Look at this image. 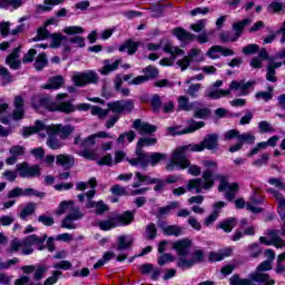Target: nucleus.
I'll list each match as a JSON object with an SVG mask.
<instances>
[{
	"instance_id": "1",
	"label": "nucleus",
	"mask_w": 285,
	"mask_h": 285,
	"mask_svg": "<svg viewBox=\"0 0 285 285\" xmlns=\"http://www.w3.org/2000/svg\"><path fill=\"white\" fill-rule=\"evenodd\" d=\"M219 146V135L208 134L204 137L203 141L199 144H189L187 146L177 147L171 153V158L166 165V170L173 173L175 168H180V170H186L190 166V160L186 157V153H202L204 150H216Z\"/></svg>"
},
{
	"instance_id": "2",
	"label": "nucleus",
	"mask_w": 285,
	"mask_h": 285,
	"mask_svg": "<svg viewBox=\"0 0 285 285\" xmlns=\"http://www.w3.org/2000/svg\"><path fill=\"white\" fill-rule=\"evenodd\" d=\"M215 179H218L220 181L218 186V191L224 193L225 190L226 199H228V202H233V199H235V196L237 195V190H239V185L237 183L229 185L226 181V176L220 174H209L208 171H203V178H194L187 181V191L196 193V195H199L204 190H210V188L215 186Z\"/></svg>"
},
{
	"instance_id": "3",
	"label": "nucleus",
	"mask_w": 285,
	"mask_h": 285,
	"mask_svg": "<svg viewBox=\"0 0 285 285\" xmlns=\"http://www.w3.org/2000/svg\"><path fill=\"white\" fill-rule=\"evenodd\" d=\"M43 130L47 132V146L51 148V150H60L63 148V142L59 140L57 137V132H55L49 126L43 125V122L37 120L36 127H24L22 129V135L24 137H30V135H35V132H39L40 137H46V134H42Z\"/></svg>"
},
{
	"instance_id": "4",
	"label": "nucleus",
	"mask_w": 285,
	"mask_h": 285,
	"mask_svg": "<svg viewBox=\"0 0 285 285\" xmlns=\"http://www.w3.org/2000/svg\"><path fill=\"white\" fill-rule=\"evenodd\" d=\"M48 239V235L43 234L42 236L37 235H30L27 238L19 240V238H16L11 242V253H19L21 250L22 255H32L35 253V249L32 246L37 244H43Z\"/></svg>"
},
{
	"instance_id": "5",
	"label": "nucleus",
	"mask_w": 285,
	"mask_h": 285,
	"mask_svg": "<svg viewBox=\"0 0 285 285\" xmlns=\"http://www.w3.org/2000/svg\"><path fill=\"white\" fill-rule=\"evenodd\" d=\"M135 222V212L127 210L122 214H114L111 217L97 223L100 230H112L117 226H129Z\"/></svg>"
},
{
	"instance_id": "6",
	"label": "nucleus",
	"mask_w": 285,
	"mask_h": 285,
	"mask_svg": "<svg viewBox=\"0 0 285 285\" xmlns=\"http://www.w3.org/2000/svg\"><path fill=\"white\" fill-rule=\"evenodd\" d=\"M253 282L264 285H275V279L271 278V275L266 273H252L249 278H242L239 275H234L229 278L230 285H253Z\"/></svg>"
},
{
	"instance_id": "7",
	"label": "nucleus",
	"mask_w": 285,
	"mask_h": 285,
	"mask_svg": "<svg viewBox=\"0 0 285 285\" xmlns=\"http://www.w3.org/2000/svg\"><path fill=\"white\" fill-rule=\"evenodd\" d=\"M41 106L47 108L50 112H65V115H70V112H75V110H77V107H75L70 101L57 102L42 99Z\"/></svg>"
},
{
	"instance_id": "8",
	"label": "nucleus",
	"mask_w": 285,
	"mask_h": 285,
	"mask_svg": "<svg viewBox=\"0 0 285 285\" xmlns=\"http://www.w3.org/2000/svg\"><path fill=\"white\" fill-rule=\"evenodd\" d=\"M72 81L75 86L81 88L83 86H88V83H97L99 81V75L92 70L76 72L72 76Z\"/></svg>"
},
{
	"instance_id": "9",
	"label": "nucleus",
	"mask_w": 285,
	"mask_h": 285,
	"mask_svg": "<svg viewBox=\"0 0 285 285\" xmlns=\"http://www.w3.org/2000/svg\"><path fill=\"white\" fill-rule=\"evenodd\" d=\"M205 255L204 250L202 249H195L191 254L190 257H180L177 262L178 268H183L184 271L187 268H193L195 264H202L204 262Z\"/></svg>"
},
{
	"instance_id": "10",
	"label": "nucleus",
	"mask_w": 285,
	"mask_h": 285,
	"mask_svg": "<svg viewBox=\"0 0 285 285\" xmlns=\"http://www.w3.org/2000/svg\"><path fill=\"white\" fill-rule=\"evenodd\" d=\"M109 112L114 115H121L122 112H132L135 110V101L132 100H118L107 104Z\"/></svg>"
},
{
	"instance_id": "11",
	"label": "nucleus",
	"mask_w": 285,
	"mask_h": 285,
	"mask_svg": "<svg viewBox=\"0 0 285 285\" xmlns=\"http://www.w3.org/2000/svg\"><path fill=\"white\" fill-rule=\"evenodd\" d=\"M188 124H189V127L184 130H179V127H168L167 130H168L169 135H188V134L195 132V130H199V128H204V126H206V122H204V121L189 120Z\"/></svg>"
},
{
	"instance_id": "12",
	"label": "nucleus",
	"mask_w": 285,
	"mask_h": 285,
	"mask_svg": "<svg viewBox=\"0 0 285 285\" xmlns=\"http://www.w3.org/2000/svg\"><path fill=\"white\" fill-rule=\"evenodd\" d=\"M193 247V240L185 238L173 243V248L177 252L179 259L186 257Z\"/></svg>"
},
{
	"instance_id": "13",
	"label": "nucleus",
	"mask_w": 285,
	"mask_h": 285,
	"mask_svg": "<svg viewBox=\"0 0 285 285\" xmlns=\"http://www.w3.org/2000/svg\"><path fill=\"white\" fill-rule=\"evenodd\" d=\"M173 35L178 39V41H181L184 46H188V43H193V41L197 39L195 33H190L181 27L175 28L173 30Z\"/></svg>"
},
{
	"instance_id": "14",
	"label": "nucleus",
	"mask_w": 285,
	"mask_h": 285,
	"mask_svg": "<svg viewBox=\"0 0 285 285\" xmlns=\"http://www.w3.org/2000/svg\"><path fill=\"white\" fill-rule=\"evenodd\" d=\"M128 161L130 166L147 168L148 164H150V157L144 153V149L136 147V158H131Z\"/></svg>"
},
{
	"instance_id": "15",
	"label": "nucleus",
	"mask_w": 285,
	"mask_h": 285,
	"mask_svg": "<svg viewBox=\"0 0 285 285\" xmlns=\"http://www.w3.org/2000/svg\"><path fill=\"white\" fill-rule=\"evenodd\" d=\"M20 177H39V166H30L28 163L18 164L16 166Z\"/></svg>"
},
{
	"instance_id": "16",
	"label": "nucleus",
	"mask_w": 285,
	"mask_h": 285,
	"mask_svg": "<svg viewBox=\"0 0 285 285\" xmlns=\"http://www.w3.org/2000/svg\"><path fill=\"white\" fill-rule=\"evenodd\" d=\"M132 128L140 135H153V132H157V126L144 122L141 119H136L132 124Z\"/></svg>"
},
{
	"instance_id": "17",
	"label": "nucleus",
	"mask_w": 285,
	"mask_h": 285,
	"mask_svg": "<svg viewBox=\"0 0 285 285\" xmlns=\"http://www.w3.org/2000/svg\"><path fill=\"white\" fill-rule=\"evenodd\" d=\"M250 86H253L252 81L245 82L244 80H240V81L233 80L229 85V89L227 90H229V92L230 90H234L235 92H238L240 97H244L248 95V89L250 88Z\"/></svg>"
},
{
	"instance_id": "18",
	"label": "nucleus",
	"mask_w": 285,
	"mask_h": 285,
	"mask_svg": "<svg viewBox=\"0 0 285 285\" xmlns=\"http://www.w3.org/2000/svg\"><path fill=\"white\" fill-rule=\"evenodd\" d=\"M19 52H21V47L14 48L13 51L6 59V63L12 70H19V68H21V59Z\"/></svg>"
},
{
	"instance_id": "19",
	"label": "nucleus",
	"mask_w": 285,
	"mask_h": 285,
	"mask_svg": "<svg viewBox=\"0 0 285 285\" xmlns=\"http://www.w3.org/2000/svg\"><path fill=\"white\" fill-rule=\"evenodd\" d=\"M261 204H264V198H257V191L250 196L249 202L246 203V208L249 213L259 214L264 209L259 207Z\"/></svg>"
},
{
	"instance_id": "20",
	"label": "nucleus",
	"mask_w": 285,
	"mask_h": 285,
	"mask_svg": "<svg viewBox=\"0 0 285 285\" xmlns=\"http://www.w3.org/2000/svg\"><path fill=\"white\" fill-rule=\"evenodd\" d=\"M50 129L60 135L61 139H68L69 135L75 132V127H72L71 125H49Z\"/></svg>"
},
{
	"instance_id": "21",
	"label": "nucleus",
	"mask_w": 285,
	"mask_h": 285,
	"mask_svg": "<svg viewBox=\"0 0 285 285\" xmlns=\"http://www.w3.org/2000/svg\"><path fill=\"white\" fill-rule=\"evenodd\" d=\"M57 166H61L65 170H70L75 166V156L60 154L56 157Z\"/></svg>"
},
{
	"instance_id": "22",
	"label": "nucleus",
	"mask_w": 285,
	"mask_h": 285,
	"mask_svg": "<svg viewBox=\"0 0 285 285\" xmlns=\"http://www.w3.org/2000/svg\"><path fill=\"white\" fill-rule=\"evenodd\" d=\"M196 106H199V101L190 102V99L186 96L178 97V110H185V112H193Z\"/></svg>"
},
{
	"instance_id": "23",
	"label": "nucleus",
	"mask_w": 285,
	"mask_h": 285,
	"mask_svg": "<svg viewBox=\"0 0 285 285\" xmlns=\"http://www.w3.org/2000/svg\"><path fill=\"white\" fill-rule=\"evenodd\" d=\"M137 181L134 183L131 186L132 188H139L140 186H144V184H147L149 186L150 184H157V178H153L149 175H144L139 171L135 173Z\"/></svg>"
},
{
	"instance_id": "24",
	"label": "nucleus",
	"mask_w": 285,
	"mask_h": 285,
	"mask_svg": "<svg viewBox=\"0 0 285 285\" xmlns=\"http://www.w3.org/2000/svg\"><path fill=\"white\" fill-rule=\"evenodd\" d=\"M159 228H161L164 235L167 236H174V237H179V235H181L183 229L181 227L177 226V225H169L166 226V224L164 222L158 224Z\"/></svg>"
},
{
	"instance_id": "25",
	"label": "nucleus",
	"mask_w": 285,
	"mask_h": 285,
	"mask_svg": "<svg viewBox=\"0 0 285 285\" xmlns=\"http://www.w3.org/2000/svg\"><path fill=\"white\" fill-rule=\"evenodd\" d=\"M226 206V203L218 202L214 205V212L204 220V226H212V224H215L217 222V218L219 217V208H224Z\"/></svg>"
},
{
	"instance_id": "26",
	"label": "nucleus",
	"mask_w": 285,
	"mask_h": 285,
	"mask_svg": "<svg viewBox=\"0 0 285 285\" xmlns=\"http://www.w3.org/2000/svg\"><path fill=\"white\" fill-rule=\"evenodd\" d=\"M63 83H66V79L63 78V76H55L49 78L48 83H46L43 88L46 90H59V88H61Z\"/></svg>"
},
{
	"instance_id": "27",
	"label": "nucleus",
	"mask_w": 285,
	"mask_h": 285,
	"mask_svg": "<svg viewBox=\"0 0 285 285\" xmlns=\"http://www.w3.org/2000/svg\"><path fill=\"white\" fill-rule=\"evenodd\" d=\"M121 63V59H117L115 62H111L109 59L104 60V67L99 70L100 75H109L110 72H115L119 65Z\"/></svg>"
},
{
	"instance_id": "28",
	"label": "nucleus",
	"mask_w": 285,
	"mask_h": 285,
	"mask_svg": "<svg viewBox=\"0 0 285 285\" xmlns=\"http://www.w3.org/2000/svg\"><path fill=\"white\" fill-rule=\"evenodd\" d=\"M164 52H167V55H170L173 59H177V57H184L186 55V51L179 47L173 46V43L168 42L163 48Z\"/></svg>"
},
{
	"instance_id": "29",
	"label": "nucleus",
	"mask_w": 285,
	"mask_h": 285,
	"mask_svg": "<svg viewBox=\"0 0 285 285\" xmlns=\"http://www.w3.org/2000/svg\"><path fill=\"white\" fill-rule=\"evenodd\" d=\"M132 237L130 236H126V235H121L118 237V244L116 249L117 250H130V248L132 247Z\"/></svg>"
},
{
	"instance_id": "30",
	"label": "nucleus",
	"mask_w": 285,
	"mask_h": 285,
	"mask_svg": "<svg viewBox=\"0 0 285 285\" xmlns=\"http://www.w3.org/2000/svg\"><path fill=\"white\" fill-rule=\"evenodd\" d=\"M194 117L195 119H208L210 117V109L207 107H204L202 102H198V106H196L194 109Z\"/></svg>"
},
{
	"instance_id": "31",
	"label": "nucleus",
	"mask_w": 285,
	"mask_h": 285,
	"mask_svg": "<svg viewBox=\"0 0 285 285\" xmlns=\"http://www.w3.org/2000/svg\"><path fill=\"white\" fill-rule=\"evenodd\" d=\"M267 237L269 242H272V246H275V248H284L285 242L279 237V234H277V230H268Z\"/></svg>"
},
{
	"instance_id": "32",
	"label": "nucleus",
	"mask_w": 285,
	"mask_h": 285,
	"mask_svg": "<svg viewBox=\"0 0 285 285\" xmlns=\"http://www.w3.org/2000/svg\"><path fill=\"white\" fill-rule=\"evenodd\" d=\"M236 226H237V218L232 217V218H227V219L220 222L217 225V228H220L225 233H232L233 228H235Z\"/></svg>"
},
{
	"instance_id": "33",
	"label": "nucleus",
	"mask_w": 285,
	"mask_h": 285,
	"mask_svg": "<svg viewBox=\"0 0 285 285\" xmlns=\"http://www.w3.org/2000/svg\"><path fill=\"white\" fill-rule=\"evenodd\" d=\"M13 119H23V98L21 96L14 99Z\"/></svg>"
},
{
	"instance_id": "34",
	"label": "nucleus",
	"mask_w": 285,
	"mask_h": 285,
	"mask_svg": "<svg viewBox=\"0 0 285 285\" xmlns=\"http://www.w3.org/2000/svg\"><path fill=\"white\" fill-rule=\"evenodd\" d=\"M250 23H253V20H250L249 18H246L244 20L235 22L233 24V30L235 32L234 35L239 39V37H242V35L244 32V27L245 26H250Z\"/></svg>"
},
{
	"instance_id": "35",
	"label": "nucleus",
	"mask_w": 285,
	"mask_h": 285,
	"mask_svg": "<svg viewBox=\"0 0 285 285\" xmlns=\"http://www.w3.org/2000/svg\"><path fill=\"white\" fill-rule=\"evenodd\" d=\"M139 48V42H135L132 40H127L119 47V52H126L128 50V55H135Z\"/></svg>"
},
{
	"instance_id": "36",
	"label": "nucleus",
	"mask_w": 285,
	"mask_h": 285,
	"mask_svg": "<svg viewBox=\"0 0 285 285\" xmlns=\"http://www.w3.org/2000/svg\"><path fill=\"white\" fill-rule=\"evenodd\" d=\"M90 114L94 117H97L98 119L104 120V119H106V117H108L110 115V111H109L108 107H107V109H104L99 106H91Z\"/></svg>"
},
{
	"instance_id": "37",
	"label": "nucleus",
	"mask_w": 285,
	"mask_h": 285,
	"mask_svg": "<svg viewBox=\"0 0 285 285\" xmlns=\"http://www.w3.org/2000/svg\"><path fill=\"white\" fill-rule=\"evenodd\" d=\"M50 39L51 43L49 45V48H60L63 42L68 41V37L61 33H52Z\"/></svg>"
},
{
	"instance_id": "38",
	"label": "nucleus",
	"mask_w": 285,
	"mask_h": 285,
	"mask_svg": "<svg viewBox=\"0 0 285 285\" xmlns=\"http://www.w3.org/2000/svg\"><path fill=\"white\" fill-rule=\"evenodd\" d=\"M35 210H37V204L28 203L22 208L19 216H20L21 219H28V217H30V215H35Z\"/></svg>"
},
{
	"instance_id": "39",
	"label": "nucleus",
	"mask_w": 285,
	"mask_h": 285,
	"mask_svg": "<svg viewBox=\"0 0 285 285\" xmlns=\"http://www.w3.org/2000/svg\"><path fill=\"white\" fill-rule=\"evenodd\" d=\"M266 193H269L273 195L274 199H276L278 207L277 208H285V196L284 194L277 191L276 189L273 188H267Z\"/></svg>"
},
{
	"instance_id": "40",
	"label": "nucleus",
	"mask_w": 285,
	"mask_h": 285,
	"mask_svg": "<svg viewBox=\"0 0 285 285\" xmlns=\"http://www.w3.org/2000/svg\"><path fill=\"white\" fill-rule=\"evenodd\" d=\"M228 95H230V90L209 89L207 91V97H209V99H222V97H228Z\"/></svg>"
},
{
	"instance_id": "41",
	"label": "nucleus",
	"mask_w": 285,
	"mask_h": 285,
	"mask_svg": "<svg viewBox=\"0 0 285 285\" xmlns=\"http://www.w3.org/2000/svg\"><path fill=\"white\" fill-rule=\"evenodd\" d=\"M73 205H75V202H72V200H63L59 204L55 214L58 215V217H60V215H63L67 210H71V207Z\"/></svg>"
},
{
	"instance_id": "42",
	"label": "nucleus",
	"mask_w": 285,
	"mask_h": 285,
	"mask_svg": "<svg viewBox=\"0 0 285 285\" xmlns=\"http://www.w3.org/2000/svg\"><path fill=\"white\" fill-rule=\"evenodd\" d=\"M33 66L36 70H43L48 66V57L45 52L38 55Z\"/></svg>"
},
{
	"instance_id": "43",
	"label": "nucleus",
	"mask_w": 285,
	"mask_h": 285,
	"mask_svg": "<svg viewBox=\"0 0 285 285\" xmlns=\"http://www.w3.org/2000/svg\"><path fill=\"white\" fill-rule=\"evenodd\" d=\"M49 268L48 265H38L33 274L35 282H41V278L48 273Z\"/></svg>"
},
{
	"instance_id": "44",
	"label": "nucleus",
	"mask_w": 285,
	"mask_h": 285,
	"mask_svg": "<svg viewBox=\"0 0 285 285\" xmlns=\"http://www.w3.org/2000/svg\"><path fill=\"white\" fill-rule=\"evenodd\" d=\"M23 6V0H0V8H13L17 10Z\"/></svg>"
},
{
	"instance_id": "45",
	"label": "nucleus",
	"mask_w": 285,
	"mask_h": 285,
	"mask_svg": "<svg viewBox=\"0 0 285 285\" xmlns=\"http://www.w3.org/2000/svg\"><path fill=\"white\" fill-rule=\"evenodd\" d=\"M142 72L147 78V81H149V79H156V77H159V69L154 66H147L142 69Z\"/></svg>"
},
{
	"instance_id": "46",
	"label": "nucleus",
	"mask_w": 285,
	"mask_h": 285,
	"mask_svg": "<svg viewBox=\"0 0 285 285\" xmlns=\"http://www.w3.org/2000/svg\"><path fill=\"white\" fill-rule=\"evenodd\" d=\"M135 137H137V134L135 131L130 130L128 132L120 134V136L117 139V144H126L128 141L129 144L135 141Z\"/></svg>"
},
{
	"instance_id": "47",
	"label": "nucleus",
	"mask_w": 285,
	"mask_h": 285,
	"mask_svg": "<svg viewBox=\"0 0 285 285\" xmlns=\"http://www.w3.org/2000/svg\"><path fill=\"white\" fill-rule=\"evenodd\" d=\"M187 57L190 59V61H197V62L204 61V56L202 55V49L199 48L190 49Z\"/></svg>"
},
{
	"instance_id": "48",
	"label": "nucleus",
	"mask_w": 285,
	"mask_h": 285,
	"mask_svg": "<svg viewBox=\"0 0 285 285\" xmlns=\"http://www.w3.org/2000/svg\"><path fill=\"white\" fill-rule=\"evenodd\" d=\"M22 197H39V199H43V197H46V193L38 191L35 188H26L22 189Z\"/></svg>"
},
{
	"instance_id": "49",
	"label": "nucleus",
	"mask_w": 285,
	"mask_h": 285,
	"mask_svg": "<svg viewBox=\"0 0 285 285\" xmlns=\"http://www.w3.org/2000/svg\"><path fill=\"white\" fill-rule=\"evenodd\" d=\"M112 257H115V253L112 252H107L104 254V256L101 257V259H99L95 265L94 268H101V266H104L105 264H108V262H110L112 259Z\"/></svg>"
},
{
	"instance_id": "50",
	"label": "nucleus",
	"mask_w": 285,
	"mask_h": 285,
	"mask_svg": "<svg viewBox=\"0 0 285 285\" xmlns=\"http://www.w3.org/2000/svg\"><path fill=\"white\" fill-rule=\"evenodd\" d=\"M50 36V31H48L47 27L43 24L38 29L37 37L32 38V41H43V39H48Z\"/></svg>"
},
{
	"instance_id": "51",
	"label": "nucleus",
	"mask_w": 285,
	"mask_h": 285,
	"mask_svg": "<svg viewBox=\"0 0 285 285\" xmlns=\"http://www.w3.org/2000/svg\"><path fill=\"white\" fill-rule=\"evenodd\" d=\"M67 217H70L71 219L77 222L79 219H83V213L81 212V209H79V207H75V205H71V209L69 210Z\"/></svg>"
},
{
	"instance_id": "52",
	"label": "nucleus",
	"mask_w": 285,
	"mask_h": 285,
	"mask_svg": "<svg viewBox=\"0 0 285 285\" xmlns=\"http://www.w3.org/2000/svg\"><path fill=\"white\" fill-rule=\"evenodd\" d=\"M175 262V256L170 253L163 254L158 257V266H166V264H170Z\"/></svg>"
},
{
	"instance_id": "53",
	"label": "nucleus",
	"mask_w": 285,
	"mask_h": 285,
	"mask_svg": "<svg viewBox=\"0 0 285 285\" xmlns=\"http://www.w3.org/2000/svg\"><path fill=\"white\" fill-rule=\"evenodd\" d=\"M247 250L253 258L259 257L262 255V248H259V244L253 243L247 246Z\"/></svg>"
},
{
	"instance_id": "54",
	"label": "nucleus",
	"mask_w": 285,
	"mask_h": 285,
	"mask_svg": "<svg viewBox=\"0 0 285 285\" xmlns=\"http://www.w3.org/2000/svg\"><path fill=\"white\" fill-rule=\"evenodd\" d=\"M155 144H157V138L144 137L139 138L136 148L142 149L144 146H155Z\"/></svg>"
},
{
	"instance_id": "55",
	"label": "nucleus",
	"mask_w": 285,
	"mask_h": 285,
	"mask_svg": "<svg viewBox=\"0 0 285 285\" xmlns=\"http://www.w3.org/2000/svg\"><path fill=\"white\" fill-rule=\"evenodd\" d=\"M190 63H193V61L188 56H184L181 59L176 61V66H179L181 72H184V70H188V68H190Z\"/></svg>"
},
{
	"instance_id": "56",
	"label": "nucleus",
	"mask_w": 285,
	"mask_h": 285,
	"mask_svg": "<svg viewBox=\"0 0 285 285\" xmlns=\"http://www.w3.org/2000/svg\"><path fill=\"white\" fill-rule=\"evenodd\" d=\"M175 208H179V202H173L169 205L165 206V207H160L158 209L159 215L164 216V215H168L170 213V210H175Z\"/></svg>"
},
{
	"instance_id": "57",
	"label": "nucleus",
	"mask_w": 285,
	"mask_h": 285,
	"mask_svg": "<svg viewBox=\"0 0 285 285\" xmlns=\"http://www.w3.org/2000/svg\"><path fill=\"white\" fill-rule=\"evenodd\" d=\"M238 140H240V144H255V135L252 132H245V134H238Z\"/></svg>"
},
{
	"instance_id": "58",
	"label": "nucleus",
	"mask_w": 285,
	"mask_h": 285,
	"mask_svg": "<svg viewBox=\"0 0 285 285\" xmlns=\"http://www.w3.org/2000/svg\"><path fill=\"white\" fill-rule=\"evenodd\" d=\"M268 91H259L256 94V99H263V101H271L273 99V87L267 88Z\"/></svg>"
},
{
	"instance_id": "59",
	"label": "nucleus",
	"mask_w": 285,
	"mask_h": 285,
	"mask_svg": "<svg viewBox=\"0 0 285 285\" xmlns=\"http://www.w3.org/2000/svg\"><path fill=\"white\" fill-rule=\"evenodd\" d=\"M166 154H161V153H154L149 156V164L151 166H157V164H159L161 161V159H166Z\"/></svg>"
},
{
	"instance_id": "60",
	"label": "nucleus",
	"mask_w": 285,
	"mask_h": 285,
	"mask_svg": "<svg viewBox=\"0 0 285 285\" xmlns=\"http://www.w3.org/2000/svg\"><path fill=\"white\" fill-rule=\"evenodd\" d=\"M61 228H67L68 230H75L77 228V224H75L73 218L66 216L61 222Z\"/></svg>"
},
{
	"instance_id": "61",
	"label": "nucleus",
	"mask_w": 285,
	"mask_h": 285,
	"mask_svg": "<svg viewBox=\"0 0 285 285\" xmlns=\"http://www.w3.org/2000/svg\"><path fill=\"white\" fill-rule=\"evenodd\" d=\"M38 222L43 226H55V217L42 214L38 216Z\"/></svg>"
},
{
	"instance_id": "62",
	"label": "nucleus",
	"mask_w": 285,
	"mask_h": 285,
	"mask_svg": "<svg viewBox=\"0 0 285 285\" xmlns=\"http://www.w3.org/2000/svg\"><path fill=\"white\" fill-rule=\"evenodd\" d=\"M206 55L209 59H219V55H222V46H213Z\"/></svg>"
},
{
	"instance_id": "63",
	"label": "nucleus",
	"mask_w": 285,
	"mask_h": 285,
	"mask_svg": "<svg viewBox=\"0 0 285 285\" xmlns=\"http://www.w3.org/2000/svg\"><path fill=\"white\" fill-rule=\"evenodd\" d=\"M146 237L148 239H155L157 237V226H155V223L147 225Z\"/></svg>"
},
{
	"instance_id": "64",
	"label": "nucleus",
	"mask_w": 285,
	"mask_h": 285,
	"mask_svg": "<svg viewBox=\"0 0 285 285\" xmlns=\"http://www.w3.org/2000/svg\"><path fill=\"white\" fill-rule=\"evenodd\" d=\"M237 38L235 36V33L230 32V31H226V32H223L220 33V41H223V43H228V42H233V41H237Z\"/></svg>"
}]
</instances>
